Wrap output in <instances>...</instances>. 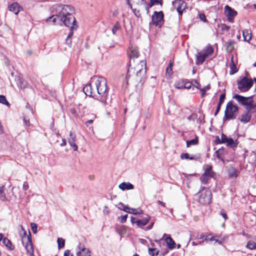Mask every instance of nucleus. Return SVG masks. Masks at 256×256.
<instances>
[{
	"mask_svg": "<svg viewBox=\"0 0 256 256\" xmlns=\"http://www.w3.org/2000/svg\"><path fill=\"white\" fill-rule=\"evenodd\" d=\"M220 214L225 220L228 219V216H227L225 212H224V211L222 210L220 212Z\"/></svg>",
	"mask_w": 256,
	"mask_h": 256,
	"instance_id": "nucleus-56",
	"label": "nucleus"
},
{
	"mask_svg": "<svg viewBox=\"0 0 256 256\" xmlns=\"http://www.w3.org/2000/svg\"><path fill=\"white\" fill-rule=\"evenodd\" d=\"M0 199L2 200H4L6 199V198L4 192L2 194H0Z\"/></svg>",
	"mask_w": 256,
	"mask_h": 256,
	"instance_id": "nucleus-58",
	"label": "nucleus"
},
{
	"mask_svg": "<svg viewBox=\"0 0 256 256\" xmlns=\"http://www.w3.org/2000/svg\"><path fill=\"white\" fill-rule=\"evenodd\" d=\"M230 74H233L238 72V68L234 62L233 56H232L231 58V64H230Z\"/></svg>",
	"mask_w": 256,
	"mask_h": 256,
	"instance_id": "nucleus-29",
	"label": "nucleus"
},
{
	"mask_svg": "<svg viewBox=\"0 0 256 256\" xmlns=\"http://www.w3.org/2000/svg\"><path fill=\"white\" fill-rule=\"evenodd\" d=\"M253 81L251 78L244 77L238 82V88L242 92H248L252 86Z\"/></svg>",
	"mask_w": 256,
	"mask_h": 256,
	"instance_id": "nucleus-7",
	"label": "nucleus"
},
{
	"mask_svg": "<svg viewBox=\"0 0 256 256\" xmlns=\"http://www.w3.org/2000/svg\"><path fill=\"white\" fill-rule=\"evenodd\" d=\"M66 140L65 139H62V142L60 144V146H65L66 145Z\"/></svg>",
	"mask_w": 256,
	"mask_h": 256,
	"instance_id": "nucleus-61",
	"label": "nucleus"
},
{
	"mask_svg": "<svg viewBox=\"0 0 256 256\" xmlns=\"http://www.w3.org/2000/svg\"><path fill=\"white\" fill-rule=\"evenodd\" d=\"M242 35L245 41L249 42L252 38L251 34L248 30H245L242 32Z\"/></svg>",
	"mask_w": 256,
	"mask_h": 256,
	"instance_id": "nucleus-31",
	"label": "nucleus"
},
{
	"mask_svg": "<svg viewBox=\"0 0 256 256\" xmlns=\"http://www.w3.org/2000/svg\"><path fill=\"white\" fill-rule=\"evenodd\" d=\"M23 189L25 190H27L28 188V184L26 182H24L23 184Z\"/></svg>",
	"mask_w": 256,
	"mask_h": 256,
	"instance_id": "nucleus-55",
	"label": "nucleus"
},
{
	"mask_svg": "<svg viewBox=\"0 0 256 256\" xmlns=\"http://www.w3.org/2000/svg\"><path fill=\"white\" fill-rule=\"evenodd\" d=\"M172 74V63L170 62L168 66V67L166 68V76H168L170 77Z\"/></svg>",
	"mask_w": 256,
	"mask_h": 256,
	"instance_id": "nucleus-38",
	"label": "nucleus"
},
{
	"mask_svg": "<svg viewBox=\"0 0 256 256\" xmlns=\"http://www.w3.org/2000/svg\"><path fill=\"white\" fill-rule=\"evenodd\" d=\"M10 11L12 12L15 14H18L21 10L22 8L19 6L18 3L14 2L8 6Z\"/></svg>",
	"mask_w": 256,
	"mask_h": 256,
	"instance_id": "nucleus-19",
	"label": "nucleus"
},
{
	"mask_svg": "<svg viewBox=\"0 0 256 256\" xmlns=\"http://www.w3.org/2000/svg\"><path fill=\"white\" fill-rule=\"evenodd\" d=\"M58 244V248L59 249L62 248L64 246L65 240L62 238H58L57 240Z\"/></svg>",
	"mask_w": 256,
	"mask_h": 256,
	"instance_id": "nucleus-39",
	"label": "nucleus"
},
{
	"mask_svg": "<svg viewBox=\"0 0 256 256\" xmlns=\"http://www.w3.org/2000/svg\"><path fill=\"white\" fill-rule=\"evenodd\" d=\"M164 14L162 12H154L152 16V22L150 24H152L160 28L164 24Z\"/></svg>",
	"mask_w": 256,
	"mask_h": 256,
	"instance_id": "nucleus-8",
	"label": "nucleus"
},
{
	"mask_svg": "<svg viewBox=\"0 0 256 256\" xmlns=\"http://www.w3.org/2000/svg\"><path fill=\"white\" fill-rule=\"evenodd\" d=\"M30 226H31V228H32V232L35 234H36L37 228H38L37 225L34 222H32L30 224Z\"/></svg>",
	"mask_w": 256,
	"mask_h": 256,
	"instance_id": "nucleus-45",
	"label": "nucleus"
},
{
	"mask_svg": "<svg viewBox=\"0 0 256 256\" xmlns=\"http://www.w3.org/2000/svg\"><path fill=\"white\" fill-rule=\"evenodd\" d=\"M24 122H25V124H26V126H30V122L28 120H26V118H24Z\"/></svg>",
	"mask_w": 256,
	"mask_h": 256,
	"instance_id": "nucleus-63",
	"label": "nucleus"
},
{
	"mask_svg": "<svg viewBox=\"0 0 256 256\" xmlns=\"http://www.w3.org/2000/svg\"><path fill=\"white\" fill-rule=\"evenodd\" d=\"M73 34V32H70L68 35V36H67V38H66V40L68 42V40L71 38V36H72V35Z\"/></svg>",
	"mask_w": 256,
	"mask_h": 256,
	"instance_id": "nucleus-59",
	"label": "nucleus"
},
{
	"mask_svg": "<svg viewBox=\"0 0 256 256\" xmlns=\"http://www.w3.org/2000/svg\"><path fill=\"white\" fill-rule=\"evenodd\" d=\"M198 198V202L202 204H206L210 202L212 197V194L210 189L204 187H202L196 194Z\"/></svg>",
	"mask_w": 256,
	"mask_h": 256,
	"instance_id": "nucleus-5",
	"label": "nucleus"
},
{
	"mask_svg": "<svg viewBox=\"0 0 256 256\" xmlns=\"http://www.w3.org/2000/svg\"><path fill=\"white\" fill-rule=\"evenodd\" d=\"M224 13L228 20L230 22H233L234 18L237 14V12L230 6L226 5L224 7Z\"/></svg>",
	"mask_w": 256,
	"mask_h": 256,
	"instance_id": "nucleus-11",
	"label": "nucleus"
},
{
	"mask_svg": "<svg viewBox=\"0 0 256 256\" xmlns=\"http://www.w3.org/2000/svg\"><path fill=\"white\" fill-rule=\"evenodd\" d=\"M127 228L124 226H122L120 227L118 230V232L120 234H122L123 232L126 231Z\"/></svg>",
	"mask_w": 256,
	"mask_h": 256,
	"instance_id": "nucleus-49",
	"label": "nucleus"
},
{
	"mask_svg": "<svg viewBox=\"0 0 256 256\" xmlns=\"http://www.w3.org/2000/svg\"><path fill=\"white\" fill-rule=\"evenodd\" d=\"M221 142L226 143L228 146L230 147L236 146L234 140L232 138H228L224 134H222L221 135Z\"/></svg>",
	"mask_w": 256,
	"mask_h": 256,
	"instance_id": "nucleus-15",
	"label": "nucleus"
},
{
	"mask_svg": "<svg viewBox=\"0 0 256 256\" xmlns=\"http://www.w3.org/2000/svg\"><path fill=\"white\" fill-rule=\"evenodd\" d=\"M202 52L208 57L214 52V48L211 46H208L204 49Z\"/></svg>",
	"mask_w": 256,
	"mask_h": 256,
	"instance_id": "nucleus-30",
	"label": "nucleus"
},
{
	"mask_svg": "<svg viewBox=\"0 0 256 256\" xmlns=\"http://www.w3.org/2000/svg\"><path fill=\"white\" fill-rule=\"evenodd\" d=\"M207 56L204 54L202 52H200L196 56V63L197 64H202L205 60Z\"/></svg>",
	"mask_w": 256,
	"mask_h": 256,
	"instance_id": "nucleus-23",
	"label": "nucleus"
},
{
	"mask_svg": "<svg viewBox=\"0 0 256 256\" xmlns=\"http://www.w3.org/2000/svg\"><path fill=\"white\" fill-rule=\"evenodd\" d=\"M184 80H180L175 82L174 86L178 89L184 88Z\"/></svg>",
	"mask_w": 256,
	"mask_h": 256,
	"instance_id": "nucleus-35",
	"label": "nucleus"
},
{
	"mask_svg": "<svg viewBox=\"0 0 256 256\" xmlns=\"http://www.w3.org/2000/svg\"><path fill=\"white\" fill-rule=\"evenodd\" d=\"M165 241L166 243V244L168 246V247L170 249H174L176 246V244L175 243L174 241L172 240V238L170 236H167L166 238H165Z\"/></svg>",
	"mask_w": 256,
	"mask_h": 256,
	"instance_id": "nucleus-21",
	"label": "nucleus"
},
{
	"mask_svg": "<svg viewBox=\"0 0 256 256\" xmlns=\"http://www.w3.org/2000/svg\"><path fill=\"white\" fill-rule=\"evenodd\" d=\"M56 11L58 20L60 22H62L63 24L69 27L70 30L76 28V22L72 15L74 12L72 6L68 5L58 6L57 7Z\"/></svg>",
	"mask_w": 256,
	"mask_h": 256,
	"instance_id": "nucleus-2",
	"label": "nucleus"
},
{
	"mask_svg": "<svg viewBox=\"0 0 256 256\" xmlns=\"http://www.w3.org/2000/svg\"><path fill=\"white\" fill-rule=\"evenodd\" d=\"M128 54L129 58L131 59L132 58H136L138 56V51L136 46H132L128 50Z\"/></svg>",
	"mask_w": 256,
	"mask_h": 256,
	"instance_id": "nucleus-16",
	"label": "nucleus"
},
{
	"mask_svg": "<svg viewBox=\"0 0 256 256\" xmlns=\"http://www.w3.org/2000/svg\"><path fill=\"white\" fill-rule=\"evenodd\" d=\"M148 253L150 256H160L159 250L156 248H148Z\"/></svg>",
	"mask_w": 256,
	"mask_h": 256,
	"instance_id": "nucleus-33",
	"label": "nucleus"
},
{
	"mask_svg": "<svg viewBox=\"0 0 256 256\" xmlns=\"http://www.w3.org/2000/svg\"><path fill=\"white\" fill-rule=\"evenodd\" d=\"M2 243L10 250H13L14 248V246L12 244L11 242L7 238H3Z\"/></svg>",
	"mask_w": 256,
	"mask_h": 256,
	"instance_id": "nucleus-26",
	"label": "nucleus"
},
{
	"mask_svg": "<svg viewBox=\"0 0 256 256\" xmlns=\"http://www.w3.org/2000/svg\"><path fill=\"white\" fill-rule=\"evenodd\" d=\"M76 140V135L70 132V138L68 139V142L70 144V145L72 148L74 150V151L78 150V146L76 144L75 142Z\"/></svg>",
	"mask_w": 256,
	"mask_h": 256,
	"instance_id": "nucleus-18",
	"label": "nucleus"
},
{
	"mask_svg": "<svg viewBox=\"0 0 256 256\" xmlns=\"http://www.w3.org/2000/svg\"><path fill=\"white\" fill-rule=\"evenodd\" d=\"M182 159H189L192 160L194 159V156H190L189 154L188 153L182 154L180 155Z\"/></svg>",
	"mask_w": 256,
	"mask_h": 256,
	"instance_id": "nucleus-41",
	"label": "nucleus"
},
{
	"mask_svg": "<svg viewBox=\"0 0 256 256\" xmlns=\"http://www.w3.org/2000/svg\"><path fill=\"white\" fill-rule=\"evenodd\" d=\"M22 243L26 248L27 254L30 256H33L34 248L32 243L30 232L29 235L22 237Z\"/></svg>",
	"mask_w": 256,
	"mask_h": 256,
	"instance_id": "nucleus-9",
	"label": "nucleus"
},
{
	"mask_svg": "<svg viewBox=\"0 0 256 256\" xmlns=\"http://www.w3.org/2000/svg\"><path fill=\"white\" fill-rule=\"evenodd\" d=\"M199 18H200V20L204 22H206V16L204 14H200V15H199Z\"/></svg>",
	"mask_w": 256,
	"mask_h": 256,
	"instance_id": "nucleus-53",
	"label": "nucleus"
},
{
	"mask_svg": "<svg viewBox=\"0 0 256 256\" xmlns=\"http://www.w3.org/2000/svg\"><path fill=\"white\" fill-rule=\"evenodd\" d=\"M93 122L92 120H88L86 122V126H88L89 124H92Z\"/></svg>",
	"mask_w": 256,
	"mask_h": 256,
	"instance_id": "nucleus-62",
	"label": "nucleus"
},
{
	"mask_svg": "<svg viewBox=\"0 0 256 256\" xmlns=\"http://www.w3.org/2000/svg\"><path fill=\"white\" fill-rule=\"evenodd\" d=\"M234 42L233 40H229L225 43L226 50L228 52H232L234 48Z\"/></svg>",
	"mask_w": 256,
	"mask_h": 256,
	"instance_id": "nucleus-28",
	"label": "nucleus"
},
{
	"mask_svg": "<svg viewBox=\"0 0 256 256\" xmlns=\"http://www.w3.org/2000/svg\"><path fill=\"white\" fill-rule=\"evenodd\" d=\"M184 88L189 89L192 86V84L190 82L184 81Z\"/></svg>",
	"mask_w": 256,
	"mask_h": 256,
	"instance_id": "nucleus-47",
	"label": "nucleus"
},
{
	"mask_svg": "<svg viewBox=\"0 0 256 256\" xmlns=\"http://www.w3.org/2000/svg\"><path fill=\"white\" fill-rule=\"evenodd\" d=\"M120 26L118 22H116L113 26L112 29V32L114 34H115L116 32L120 29Z\"/></svg>",
	"mask_w": 256,
	"mask_h": 256,
	"instance_id": "nucleus-43",
	"label": "nucleus"
},
{
	"mask_svg": "<svg viewBox=\"0 0 256 256\" xmlns=\"http://www.w3.org/2000/svg\"><path fill=\"white\" fill-rule=\"evenodd\" d=\"M220 106H221V105H219V104H218V106H217L216 110L215 112V114H214L215 115H216L217 114L220 108Z\"/></svg>",
	"mask_w": 256,
	"mask_h": 256,
	"instance_id": "nucleus-60",
	"label": "nucleus"
},
{
	"mask_svg": "<svg viewBox=\"0 0 256 256\" xmlns=\"http://www.w3.org/2000/svg\"><path fill=\"white\" fill-rule=\"evenodd\" d=\"M228 174L231 178H236L238 176V170L233 167H230L228 169Z\"/></svg>",
	"mask_w": 256,
	"mask_h": 256,
	"instance_id": "nucleus-25",
	"label": "nucleus"
},
{
	"mask_svg": "<svg viewBox=\"0 0 256 256\" xmlns=\"http://www.w3.org/2000/svg\"><path fill=\"white\" fill-rule=\"evenodd\" d=\"M20 230L19 231V234L21 238H22V236H27V235H26V232L24 230L23 227L22 226H20Z\"/></svg>",
	"mask_w": 256,
	"mask_h": 256,
	"instance_id": "nucleus-44",
	"label": "nucleus"
},
{
	"mask_svg": "<svg viewBox=\"0 0 256 256\" xmlns=\"http://www.w3.org/2000/svg\"><path fill=\"white\" fill-rule=\"evenodd\" d=\"M92 82H94L96 90H92V84H87L83 88L84 92L87 96H97L100 97V100L102 103H105L108 95V90L107 82L103 77L94 76L92 78Z\"/></svg>",
	"mask_w": 256,
	"mask_h": 256,
	"instance_id": "nucleus-1",
	"label": "nucleus"
},
{
	"mask_svg": "<svg viewBox=\"0 0 256 256\" xmlns=\"http://www.w3.org/2000/svg\"><path fill=\"white\" fill-rule=\"evenodd\" d=\"M48 23L50 24H60L62 26L63 24L62 22L58 20V14H56V15H53L50 17H49L46 21Z\"/></svg>",
	"mask_w": 256,
	"mask_h": 256,
	"instance_id": "nucleus-17",
	"label": "nucleus"
},
{
	"mask_svg": "<svg viewBox=\"0 0 256 256\" xmlns=\"http://www.w3.org/2000/svg\"><path fill=\"white\" fill-rule=\"evenodd\" d=\"M246 248L250 249V250H255L256 248V243L252 242V241H249L246 246Z\"/></svg>",
	"mask_w": 256,
	"mask_h": 256,
	"instance_id": "nucleus-40",
	"label": "nucleus"
},
{
	"mask_svg": "<svg viewBox=\"0 0 256 256\" xmlns=\"http://www.w3.org/2000/svg\"><path fill=\"white\" fill-rule=\"evenodd\" d=\"M210 86H207L205 87H204V88L200 89V92H202V95H201V96L202 98L205 95V92L207 90H209L210 89Z\"/></svg>",
	"mask_w": 256,
	"mask_h": 256,
	"instance_id": "nucleus-46",
	"label": "nucleus"
},
{
	"mask_svg": "<svg viewBox=\"0 0 256 256\" xmlns=\"http://www.w3.org/2000/svg\"><path fill=\"white\" fill-rule=\"evenodd\" d=\"M173 6L176 10L180 15H182L186 8V3L182 0H176L172 2Z\"/></svg>",
	"mask_w": 256,
	"mask_h": 256,
	"instance_id": "nucleus-12",
	"label": "nucleus"
},
{
	"mask_svg": "<svg viewBox=\"0 0 256 256\" xmlns=\"http://www.w3.org/2000/svg\"><path fill=\"white\" fill-rule=\"evenodd\" d=\"M128 2L131 8H132V5L135 4L144 8L148 12V4L146 0H128Z\"/></svg>",
	"mask_w": 256,
	"mask_h": 256,
	"instance_id": "nucleus-13",
	"label": "nucleus"
},
{
	"mask_svg": "<svg viewBox=\"0 0 256 256\" xmlns=\"http://www.w3.org/2000/svg\"><path fill=\"white\" fill-rule=\"evenodd\" d=\"M0 103L8 106L9 104L8 102L7 101L5 96L0 95Z\"/></svg>",
	"mask_w": 256,
	"mask_h": 256,
	"instance_id": "nucleus-42",
	"label": "nucleus"
},
{
	"mask_svg": "<svg viewBox=\"0 0 256 256\" xmlns=\"http://www.w3.org/2000/svg\"><path fill=\"white\" fill-rule=\"evenodd\" d=\"M64 256H72V254L70 253V251L66 250L64 252Z\"/></svg>",
	"mask_w": 256,
	"mask_h": 256,
	"instance_id": "nucleus-57",
	"label": "nucleus"
},
{
	"mask_svg": "<svg viewBox=\"0 0 256 256\" xmlns=\"http://www.w3.org/2000/svg\"><path fill=\"white\" fill-rule=\"evenodd\" d=\"M118 188L122 190H132L134 188V186L130 182H122L119 186Z\"/></svg>",
	"mask_w": 256,
	"mask_h": 256,
	"instance_id": "nucleus-22",
	"label": "nucleus"
},
{
	"mask_svg": "<svg viewBox=\"0 0 256 256\" xmlns=\"http://www.w3.org/2000/svg\"><path fill=\"white\" fill-rule=\"evenodd\" d=\"M132 10L136 16H138V17L140 16V14L139 10H138L136 8L132 9Z\"/></svg>",
	"mask_w": 256,
	"mask_h": 256,
	"instance_id": "nucleus-54",
	"label": "nucleus"
},
{
	"mask_svg": "<svg viewBox=\"0 0 256 256\" xmlns=\"http://www.w3.org/2000/svg\"><path fill=\"white\" fill-rule=\"evenodd\" d=\"M188 119L192 121L194 124H196L198 122V116L196 114L194 113L191 114L188 118Z\"/></svg>",
	"mask_w": 256,
	"mask_h": 256,
	"instance_id": "nucleus-32",
	"label": "nucleus"
},
{
	"mask_svg": "<svg viewBox=\"0 0 256 256\" xmlns=\"http://www.w3.org/2000/svg\"><path fill=\"white\" fill-rule=\"evenodd\" d=\"M219 238H220V236L218 235H216L214 236V241L215 242H217L220 244H222V240H219Z\"/></svg>",
	"mask_w": 256,
	"mask_h": 256,
	"instance_id": "nucleus-50",
	"label": "nucleus"
},
{
	"mask_svg": "<svg viewBox=\"0 0 256 256\" xmlns=\"http://www.w3.org/2000/svg\"><path fill=\"white\" fill-rule=\"evenodd\" d=\"M212 166H206L204 173L200 178V180L202 184H208L210 178H213L214 172L212 171Z\"/></svg>",
	"mask_w": 256,
	"mask_h": 256,
	"instance_id": "nucleus-10",
	"label": "nucleus"
},
{
	"mask_svg": "<svg viewBox=\"0 0 256 256\" xmlns=\"http://www.w3.org/2000/svg\"><path fill=\"white\" fill-rule=\"evenodd\" d=\"M128 211L127 212L130 214H142V211L140 209H136V208H129V210H128Z\"/></svg>",
	"mask_w": 256,
	"mask_h": 256,
	"instance_id": "nucleus-37",
	"label": "nucleus"
},
{
	"mask_svg": "<svg viewBox=\"0 0 256 256\" xmlns=\"http://www.w3.org/2000/svg\"><path fill=\"white\" fill-rule=\"evenodd\" d=\"M216 144H221V139L220 140L219 137L218 136H217L216 137Z\"/></svg>",
	"mask_w": 256,
	"mask_h": 256,
	"instance_id": "nucleus-64",
	"label": "nucleus"
},
{
	"mask_svg": "<svg viewBox=\"0 0 256 256\" xmlns=\"http://www.w3.org/2000/svg\"><path fill=\"white\" fill-rule=\"evenodd\" d=\"M84 250H87L88 251V252L89 253L90 256V252L88 250V249L84 248V246L82 244H80L78 247L76 255L78 256H79L78 254V252H81V254L82 255H83V256H86V252H83Z\"/></svg>",
	"mask_w": 256,
	"mask_h": 256,
	"instance_id": "nucleus-27",
	"label": "nucleus"
},
{
	"mask_svg": "<svg viewBox=\"0 0 256 256\" xmlns=\"http://www.w3.org/2000/svg\"><path fill=\"white\" fill-rule=\"evenodd\" d=\"M198 144V139L197 138H196L191 140H190L186 141V146L188 148L190 147L192 145H196Z\"/></svg>",
	"mask_w": 256,
	"mask_h": 256,
	"instance_id": "nucleus-36",
	"label": "nucleus"
},
{
	"mask_svg": "<svg viewBox=\"0 0 256 256\" xmlns=\"http://www.w3.org/2000/svg\"><path fill=\"white\" fill-rule=\"evenodd\" d=\"M128 218V215L126 214L124 216H122L120 217V222L122 223H124L126 221V219Z\"/></svg>",
	"mask_w": 256,
	"mask_h": 256,
	"instance_id": "nucleus-52",
	"label": "nucleus"
},
{
	"mask_svg": "<svg viewBox=\"0 0 256 256\" xmlns=\"http://www.w3.org/2000/svg\"><path fill=\"white\" fill-rule=\"evenodd\" d=\"M250 112L246 111V112L241 115V116L238 118V120L243 123L248 122L251 118Z\"/></svg>",
	"mask_w": 256,
	"mask_h": 256,
	"instance_id": "nucleus-20",
	"label": "nucleus"
},
{
	"mask_svg": "<svg viewBox=\"0 0 256 256\" xmlns=\"http://www.w3.org/2000/svg\"><path fill=\"white\" fill-rule=\"evenodd\" d=\"M216 235L213 234L212 233L206 232V233H202L200 235V238L201 239H203L202 242H200L199 244H202L204 242H213L214 240V236Z\"/></svg>",
	"mask_w": 256,
	"mask_h": 256,
	"instance_id": "nucleus-14",
	"label": "nucleus"
},
{
	"mask_svg": "<svg viewBox=\"0 0 256 256\" xmlns=\"http://www.w3.org/2000/svg\"><path fill=\"white\" fill-rule=\"evenodd\" d=\"M225 99V94H221L219 98V105H222Z\"/></svg>",
	"mask_w": 256,
	"mask_h": 256,
	"instance_id": "nucleus-48",
	"label": "nucleus"
},
{
	"mask_svg": "<svg viewBox=\"0 0 256 256\" xmlns=\"http://www.w3.org/2000/svg\"><path fill=\"white\" fill-rule=\"evenodd\" d=\"M150 219V217L148 216H147L146 217L144 218L142 220H136V224L138 227L144 226L148 224Z\"/></svg>",
	"mask_w": 256,
	"mask_h": 256,
	"instance_id": "nucleus-24",
	"label": "nucleus"
},
{
	"mask_svg": "<svg viewBox=\"0 0 256 256\" xmlns=\"http://www.w3.org/2000/svg\"><path fill=\"white\" fill-rule=\"evenodd\" d=\"M238 108L233 102H229L226 106L224 118L227 120L235 119L238 114Z\"/></svg>",
	"mask_w": 256,
	"mask_h": 256,
	"instance_id": "nucleus-6",
	"label": "nucleus"
},
{
	"mask_svg": "<svg viewBox=\"0 0 256 256\" xmlns=\"http://www.w3.org/2000/svg\"><path fill=\"white\" fill-rule=\"evenodd\" d=\"M160 2L158 0H150V4L148 6V8L152 7L153 5L157 4H160Z\"/></svg>",
	"mask_w": 256,
	"mask_h": 256,
	"instance_id": "nucleus-51",
	"label": "nucleus"
},
{
	"mask_svg": "<svg viewBox=\"0 0 256 256\" xmlns=\"http://www.w3.org/2000/svg\"><path fill=\"white\" fill-rule=\"evenodd\" d=\"M130 64L128 70V74L126 78L128 79V77L130 76L132 73L136 72V80L142 82L146 78V62L145 60H141L138 64H136L133 70L132 68H130Z\"/></svg>",
	"mask_w": 256,
	"mask_h": 256,
	"instance_id": "nucleus-3",
	"label": "nucleus"
},
{
	"mask_svg": "<svg viewBox=\"0 0 256 256\" xmlns=\"http://www.w3.org/2000/svg\"><path fill=\"white\" fill-rule=\"evenodd\" d=\"M117 207L118 209L124 210L126 212H128V210H129V207L127 206L124 205L122 202H119L117 205Z\"/></svg>",
	"mask_w": 256,
	"mask_h": 256,
	"instance_id": "nucleus-34",
	"label": "nucleus"
},
{
	"mask_svg": "<svg viewBox=\"0 0 256 256\" xmlns=\"http://www.w3.org/2000/svg\"><path fill=\"white\" fill-rule=\"evenodd\" d=\"M239 104L246 107V111L256 112V102L254 103L252 96L244 97L237 94L233 96Z\"/></svg>",
	"mask_w": 256,
	"mask_h": 256,
	"instance_id": "nucleus-4",
	"label": "nucleus"
}]
</instances>
